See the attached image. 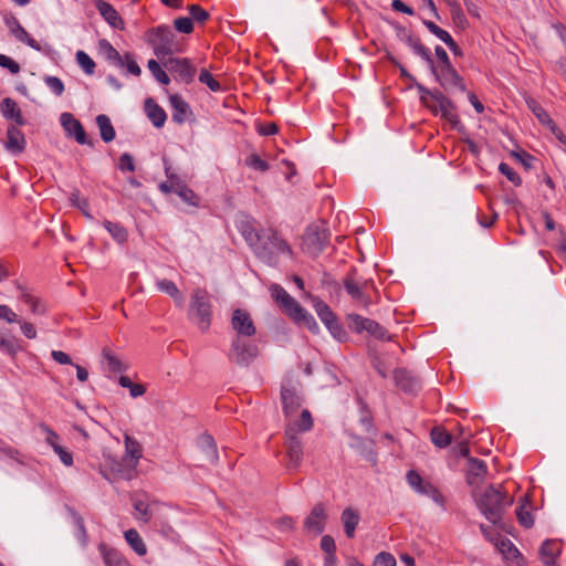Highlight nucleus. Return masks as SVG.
Instances as JSON below:
<instances>
[{"label":"nucleus","mask_w":566,"mask_h":566,"mask_svg":"<svg viewBox=\"0 0 566 566\" xmlns=\"http://www.w3.org/2000/svg\"><path fill=\"white\" fill-rule=\"evenodd\" d=\"M6 23L10 29L11 34L18 41L25 43L35 51H41L40 44L33 38L30 36V34L25 31V29L21 25V23L15 17L11 15L9 18H6Z\"/></svg>","instance_id":"412c9836"},{"label":"nucleus","mask_w":566,"mask_h":566,"mask_svg":"<svg viewBox=\"0 0 566 566\" xmlns=\"http://www.w3.org/2000/svg\"><path fill=\"white\" fill-rule=\"evenodd\" d=\"M0 112L7 119L14 120L20 126L24 125L21 111L12 98L7 97L1 102Z\"/></svg>","instance_id":"7c9ffc66"},{"label":"nucleus","mask_w":566,"mask_h":566,"mask_svg":"<svg viewBox=\"0 0 566 566\" xmlns=\"http://www.w3.org/2000/svg\"><path fill=\"white\" fill-rule=\"evenodd\" d=\"M483 516L497 528L504 530L503 515L513 503L512 497H474Z\"/></svg>","instance_id":"f03ea898"},{"label":"nucleus","mask_w":566,"mask_h":566,"mask_svg":"<svg viewBox=\"0 0 566 566\" xmlns=\"http://www.w3.org/2000/svg\"><path fill=\"white\" fill-rule=\"evenodd\" d=\"M294 321L303 323L311 331H318V325L314 317L303 307L302 314H296L293 317Z\"/></svg>","instance_id":"13d9d810"},{"label":"nucleus","mask_w":566,"mask_h":566,"mask_svg":"<svg viewBox=\"0 0 566 566\" xmlns=\"http://www.w3.org/2000/svg\"><path fill=\"white\" fill-rule=\"evenodd\" d=\"M313 307L323 324L328 323L335 316L331 307L322 300L313 297Z\"/></svg>","instance_id":"a18cd8bd"},{"label":"nucleus","mask_w":566,"mask_h":566,"mask_svg":"<svg viewBox=\"0 0 566 566\" xmlns=\"http://www.w3.org/2000/svg\"><path fill=\"white\" fill-rule=\"evenodd\" d=\"M427 30H429L431 33L441 39L448 46H455V42L451 38V35L446 30L439 28L433 22L427 21Z\"/></svg>","instance_id":"603ef678"},{"label":"nucleus","mask_w":566,"mask_h":566,"mask_svg":"<svg viewBox=\"0 0 566 566\" xmlns=\"http://www.w3.org/2000/svg\"><path fill=\"white\" fill-rule=\"evenodd\" d=\"M343 285L357 306L365 310L369 307L371 304L369 291L374 289L371 280H359L353 275H347L343 281Z\"/></svg>","instance_id":"423d86ee"},{"label":"nucleus","mask_w":566,"mask_h":566,"mask_svg":"<svg viewBox=\"0 0 566 566\" xmlns=\"http://www.w3.org/2000/svg\"><path fill=\"white\" fill-rule=\"evenodd\" d=\"M199 82L207 85L212 92H219L221 90L220 83L213 77V75L206 69H202L199 74Z\"/></svg>","instance_id":"5fc2aeb1"},{"label":"nucleus","mask_w":566,"mask_h":566,"mask_svg":"<svg viewBox=\"0 0 566 566\" xmlns=\"http://www.w3.org/2000/svg\"><path fill=\"white\" fill-rule=\"evenodd\" d=\"M40 428L45 433V442L53 449L54 452H55V448L62 447L59 442L60 437L55 431H53L46 424H41Z\"/></svg>","instance_id":"bf43d9fd"},{"label":"nucleus","mask_w":566,"mask_h":566,"mask_svg":"<svg viewBox=\"0 0 566 566\" xmlns=\"http://www.w3.org/2000/svg\"><path fill=\"white\" fill-rule=\"evenodd\" d=\"M289 467L296 468L301 463L303 449L297 436L294 434L293 428L285 429Z\"/></svg>","instance_id":"aec40b11"},{"label":"nucleus","mask_w":566,"mask_h":566,"mask_svg":"<svg viewBox=\"0 0 566 566\" xmlns=\"http://www.w3.org/2000/svg\"><path fill=\"white\" fill-rule=\"evenodd\" d=\"M535 506L532 504V497H521V502L516 507V516L521 525L531 528L534 525L532 511Z\"/></svg>","instance_id":"a878e982"},{"label":"nucleus","mask_w":566,"mask_h":566,"mask_svg":"<svg viewBox=\"0 0 566 566\" xmlns=\"http://www.w3.org/2000/svg\"><path fill=\"white\" fill-rule=\"evenodd\" d=\"M328 242V235L323 230L321 231L317 227H310L303 238L304 250L315 256L318 255Z\"/></svg>","instance_id":"9d476101"},{"label":"nucleus","mask_w":566,"mask_h":566,"mask_svg":"<svg viewBox=\"0 0 566 566\" xmlns=\"http://www.w3.org/2000/svg\"><path fill=\"white\" fill-rule=\"evenodd\" d=\"M118 168L122 171H134L135 164L132 155L125 153L119 157Z\"/></svg>","instance_id":"774afa93"},{"label":"nucleus","mask_w":566,"mask_h":566,"mask_svg":"<svg viewBox=\"0 0 566 566\" xmlns=\"http://www.w3.org/2000/svg\"><path fill=\"white\" fill-rule=\"evenodd\" d=\"M272 297L280 304L284 312L294 317L296 314L303 313L301 304L293 298L282 286L274 284L270 289Z\"/></svg>","instance_id":"4468645a"},{"label":"nucleus","mask_w":566,"mask_h":566,"mask_svg":"<svg viewBox=\"0 0 566 566\" xmlns=\"http://www.w3.org/2000/svg\"><path fill=\"white\" fill-rule=\"evenodd\" d=\"M44 83L56 96H61L63 94L64 84L57 76L48 75L44 77Z\"/></svg>","instance_id":"4d7b16f0"},{"label":"nucleus","mask_w":566,"mask_h":566,"mask_svg":"<svg viewBox=\"0 0 566 566\" xmlns=\"http://www.w3.org/2000/svg\"><path fill=\"white\" fill-rule=\"evenodd\" d=\"M281 400L286 418L294 417L302 403L301 397L296 392L295 388L287 386H282Z\"/></svg>","instance_id":"6ab92c4d"},{"label":"nucleus","mask_w":566,"mask_h":566,"mask_svg":"<svg viewBox=\"0 0 566 566\" xmlns=\"http://www.w3.org/2000/svg\"><path fill=\"white\" fill-rule=\"evenodd\" d=\"M432 73L436 75L437 80L444 87L457 86L462 92L465 91V86L462 77L458 74V72L452 67V65L441 67L440 72L431 65Z\"/></svg>","instance_id":"a211bd4d"},{"label":"nucleus","mask_w":566,"mask_h":566,"mask_svg":"<svg viewBox=\"0 0 566 566\" xmlns=\"http://www.w3.org/2000/svg\"><path fill=\"white\" fill-rule=\"evenodd\" d=\"M286 429L293 428L295 436L300 432L310 431L313 427L312 415L307 409L302 410L301 416L296 418V415L291 418H286Z\"/></svg>","instance_id":"393cba45"},{"label":"nucleus","mask_w":566,"mask_h":566,"mask_svg":"<svg viewBox=\"0 0 566 566\" xmlns=\"http://www.w3.org/2000/svg\"><path fill=\"white\" fill-rule=\"evenodd\" d=\"M189 13L191 21L205 22L209 18L208 11L198 4H191L189 7Z\"/></svg>","instance_id":"e2e57ef3"},{"label":"nucleus","mask_w":566,"mask_h":566,"mask_svg":"<svg viewBox=\"0 0 566 566\" xmlns=\"http://www.w3.org/2000/svg\"><path fill=\"white\" fill-rule=\"evenodd\" d=\"M174 25H175V29L178 31V32H181V33H186V34H189L192 32L193 30V24H192V21L190 18L188 17H180V18H177L175 21H174Z\"/></svg>","instance_id":"680f3d73"},{"label":"nucleus","mask_w":566,"mask_h":566,"mask_svg":"<svg viewBox=\"0 0 566 566\" xmlns=\"http://www.w3.org/2000/svg\"><path fill=\"white\" fill-rule=\"evenodd\" d=\"M104 228L118 243H125L128 239V231L118 222L105 221Z\"/></svg>","instance_id":"58836bf2"},{"label":"nucleus","mask_w":566,"mask_h":566,"mask_svg":"<svg viewBox=\"0 0 566 566\" xmlns=\"http://www.w3.org/2000/svg\"><path fill=\"white\" fill-rule=\"evenodd\" d=\"M75 57L78 66L83 70L85 74L92 75L94 73L95 62L86 52L80 50L76 52Z\"/></svg>","instance_id":"09e8293b"},{"label":"nucleus","mask_w":566,"mask_h":566,"mask_svg":"<svg viewBox=\"0 0 566 566\" xmlns=\"http://www.w3.org/2000/svg\"><path fill=\"white\" fill-rule=\"evenodd\" d=\"M329 331L331 335L338 342H345L347 339V333L343 325L337 319L336 315L324 324Z\"/></svg>","instance_id":"49530a36"},{"label":"nucleus","mask_w":566,"mask_h":566,"mask_svg":"<svg viewBox=\"0 0 566 566\" xmlns=\"http://www.w3.org/2000/svg\"><path fill=\"white\" fill-rule=\"evenodd\" d=\"M427 108L434 114H440L442 118L447 119L453 128L461 130L463 126L453 113L454 104L447 98L443 94L436 92L431 93L427 90Z\"/></svg>","instance_id":"0eeeda50"},{"label":"nucleus","mask_w":566,"mask_h":566,"mask_svg":"<svg viewBox=\"0 0 566 566\" xmlns=\"http://www.w3.org/2000/svg\"><path fill=\"white\" fill-rule=\"evenodd\" d=\"M103 557L107 566H129L117 551L104 549Z\"/></svg>","instance_id":"3c124183"},{"label":"nucleus","mask_w":566,"mask_h":566,"mask_svg":"<svg viewBox=\"0 0 566 566\" xmlns=\"http://www.w3.org/2000/svg\"><path fill=\"white\" fill-rule=\"evenodd\" d=\"M163 65L177 77L185 82L191 83L196 75V69L191 65L188 59L168 57L161 62Z\"/></svg>","instance_id":"f8f14e48"},{"label":"nucleus","mask_w":566,"mask_h":566,"mask_svg":"<svg viewBox=\"0 0 566 566\" xmlns=\"http://www.w3.org/2000/svg\"><path fill=\"white\" fill-rule=\"evenodd\" d=\"M156 285L158 290L163 293L168 294L174 298L177 305L182 306L185 298L181 292L178 290L176 284L172 281H169L167 279L158 280L156 282Z\"/></svg>","instance_id":"f704fd0d"},{"label":"nucleus","mask_w":566,"mask_h":566,"mask_svg":"<svg viewBox=\"0 0 566 566\" xmlns=\"http://www.w3.org/2000/svg\"><path fill=\"white\" fill-rule=\"evenodd\" d=\"M175 192L187 203L197 207L199 205V199L196 193L188 188L184 182H180L176 186Z\"/></svg>","instance_id":"de8ad7c7"},{"label":"nucleus","mask_w":566,"mask_h":566,"mask_svg":"<svg viewBox=\"0 0 566 566\" xmlns=\"http://www.w3.org/2000/svg\"><path fill=\"white\" fill-rule=\"evenodd\" d=\"M125 538L138 555L144 556L147 553V547L136 530L126 531Z\"/></svg>","instance_id":"ea45409f"},{"label":"nucleus","mask_w":566,"mask_h":566,"mask_svg":"<svg viewBox=\"0 0 566 566\" xmlns=\"http://www.w3.org/2000/svg\"><path fill=\"white\" fill-rule=\"evenodd\" d=\"M198 446L201 451L205 453L206 459L210 463H216L218 461V452L217 446L213 438L209 434H202L198 439Z\"/></svg>","instance_id":"72a5a7b5"},{"label":"nucleus","mask_w":566,"mask_h":566,"mask_svg":"<svg viewBox=\"0 0 566 566\" xmlns=\"http://www.w3.org/2000/svg\"><path fill=\"white\" fill-rule=\"evenodd\" d=\"M95 8L103 17V19L113 28L123 30L125 27L124 20L117 12V10L108 2L104 0H94Z\"/></svg>","instance_id":"f3484780"},{"label":"nucleus","mask_w":566,"mask_h":566,"mask_svg":"<svg viewBox=\"0 0 566 566\" xmlns=\"http://www.w3.org/2000/svg\"><path fill=\"white\" fill-rule=\"evenodd\" d=\"M352 441L349 446L357 450L366 461L376 464V452L374 450L375 441L373 439L365 440L361 437L350 433Z\"/></svg>","instance_id":"4be33fe9"},{"label":"nucleus","mask_w":566,"mask_h":566,"mask_svg":"<svg viewBox=\"0 0 566 566\" xmlns=\"http://www.w3.org/2000/svg\"><path fill=\"white\" fill-rule=\"evenodd\" d=\"M346 322L350 331L363 334L367 333L379 340H390L391 336L388 331L380 326L376 321L364 317L361 315L350 313L346 316Z\"/></svg>","instance_id":"6e6552de"},{"label":"nucleus","mask_w":566,"mask_h":566,"mask_svg":"<svg viewBox=\"0 0 566 566\" xmlns=\"http://www.w3.org/2000/svg\"><path fill=\"white\" fill-rule=\"evenodd\" d=\"M145 111L155 127L160 128L165 125L167 119L166 112L153 98L146 99Z\"/></svg>","instance_id":"cd10ccee"},{"label":"nucleus","mask_w":566,"mask_h":566,"mask_svg":"<svg viewBox=\"0 0 566 566\" xmlns=\"http://www.w3.org/2000/svg\"><path fill=\"white\" fill-rule=\"evenodd\" d=\"M559 553L560 544L555 539H546L539 548L541 558L546 566H557L555 558Z\"/></svg>","instance_id":"bb28decb"},{"label":"nucleus","mask_w":566,"mask_h":566,"mask_svg":"<svg viewBox=\"0 0 566 566\" xmlns=\"http://www.w3.org/2000/svg\"><path fill=\"white\" fill-rule=\"evenodd\" d=\"M517 491L515 483H505V484H490L489 488L483 491L480 495H511Z\"/></svg>","instance_id":"c03bdc74"},{"label":"nucleus","mask_w":566,"mask_h":566,"mask_svg":"<svg viewBox=\"0 0 566 566\" xmlns=\"http://www.w3.org/2000/svg\"><path fill=\"white\" fill-rule=\"evenodd\" d=\"M430 438L432 443L438 448H446L452 441V436L446 431L442 427H433L430 431Z\"/></svg>","instance_id":"79ce46f5"},{"label":"nucleus","mask_w":566,"mask_h":566,"mask_svg":"<svg viewBox=\"0 0 566 566\" xmlns=\"http://www.w3.org/2000/svg\"><path fill=\"white\" fill-rule=\"evenodd\" d=\"M125 454L120 462H117L113 468L123 479L129 480L134 476L143 450L140 443L129 434L124 436Z\"/></svg>","instance_id":"7ed1b4c3"},{"label":"nucleus","mask_w":566,"mask_h":566,"mask_svg":"<svg viewBox=\"0 0 566 566\" xmlns=\"http://www.w3.org/2000/svg\"><path fill=\"white\" fill-rule=\"evenodd\" d=\"M394 379L396 385L406 392H412L417 387L416 380L405 369H396L394 371Z\"/></svg>","instance_id":"c9c22d12"},{"label":"nucleus","mask_w":566,"mask_h":566,"mask_svg":"<svg viewBox=\"0 0 566 566\" xmlns=\"http://www.w3.org/2000/svg\"><path fill=\"white\" fill-rule=\"evenodd\" d=\"M398 36L401 41L406 42L416 54L424 57V49L421 44V40L419 38H415L408 30L400 29L398 31Z\"/></svg>","instance_id":"37998d69"},{"label":"nucleus","mask_w":566,"mask_h":566,"mask_svg":"<svg viewBox=\"0 0 566 566\" xmlns=\"http://www.w3.org/2000/svg\"><path fill=\"white\" fill-rule=\"evenodd\" d=\"M374 566H396V559L390 553H379L375 560Z\"/></svg>","instance_id":"69168bd1"},{"label":"nucleus","mask_w":566,"mask_h":566,"mask_svg":"<svg viewBox=\"0 0 566 566\" xmlns=\"http://www.w3.org/2000/svg\"><path fill=\"white\" fill-rule=\"evenodd\" d=\"M189 315L201 332L209 329L211 323V303L207 291L197 289L192 292Z\"/></svg>","instance_id":"20e7f679"},{"label":"nucleus","mask_w":566,"mask_h":566,"mask_svg":"<svg viewBox=\"0 0 566 566\" xmlns=\"http://www.w3.org/2000/svg\"><path fill=\"white\" fill-rule=\"evenodd\" d=\"M17 289L20 291V298L29 305L31 312L36 315H42L45 313V306L43 302L33 295L25 286L21 285L19 282L15 283Z\"/></svg>","instance_id":"c85d7f7f"},{"label":"nucleus","mask_w":566,"mask_h":566,"mask_svg":"<svg viewBox=\"0 0 566 566\" xmlns=\"http://www.w3.org/2000/svg\"><path fill=\"white\" fill-rule=\"evenodd\" d=\"M158 501H149V499L135 497L133 507L135 510V517L147 523L154 515Z\"/></svg>","instance_id":"b1692460"},{"label":"nucleus","mask_w":566,"mask_h":566,"mask_svg":"<svg viewBox=\"0 0 566 566\" xmlns=\"http://www.w3.org/2000/svg\"><path fill=\"white\" fill-rule=\"evenodd\" d=\"M169 102L172 107V120L178 124L185 123L188 116L189 105L179 95H171Z\"/></svg>","instance_id":"2f4dec72"},{"label":"nucleus","mask_w":566,"mask_h":566,"mask_svg":"<svg viewBox=\"0 0 566 566\" xmlns=\"http://www.w3.org/2000/svg\"><path fill=\"white\" fill-rule=\"evenodd\" d=\"M247 165L260 171H266L269 169V164L255 154L247 159Z\"/></svg>","instance_id":"338daca9"},{"label":"nucleus","mask_w":566,"mask_h":566,"mask_svg":"<svg viewBox=\"0 0 566 566\" xmlns=\"http://www.w3.org/2000/svg\"><path fill=\"white\" fill-rule=\"evenodd\" d=\"M60 122L67 135L74 137L80 145H93L92 142L87 138L81 122L77 120L71 113H62Z\"/></svg>","instance_id":"2eb2a0df"},{"label":"nucleus","mask_w":566,"mask_h":566,"mask_svg":"<svg viewBox=\"0 0 566 566\" xmlns=\"http://www.w3.org/2000/svg\"><path fill=\"white\" fill-rule=\"evenodd\" d=\"M342 521H343L345 533H346L347 537H349V538L354 537L355 528L359 521L358 513L356 511H354L353 509L348 507V509L344 510V512L342 514Z\"/></svg>","instance_id":"4c0bfd02"},{"label":"nucleus","mask_w":566,"mask_h":566,"mask_svg":"<svg viewBox=\"0 0 566 566\" xmlns=\"http://www.w3.org/2000/svg\"><path fill=\"white\" fill-rule=\"evenodd\" d=\"M255 254L264 263L275 265L281 256H291L292 250L276 231L268 229L261 232L260 243L255 245Z\"/></svg>","instance_id":"f257e3e1"},{"label":"nucleus","mask_w":566,"mask_h":566,"mask_svg":"<svg viewBox=\"0 0 566 566\" xmlns=\"http://www.w3.org/2000/svg\"><path fill=\"white\" fill-rule=\"evenodd\" d=\"M0 350L11 357H14L19 350V346L12 338H8L0 334Z\"/></svg>","instance_id":"6e6d98bb"},{"label":"nucleus","mask_w":566,"mask_h":566,"mask_svg":"<svg viewBox=\"0 0 566 566\" xmlns=\"http://www.w3.org/2000/svg\"><path fill=\"white\" fill-rule=\"evenodd\" d=\"M96 124L99 128L101 138L105 143H111L115 138V129L112 125V122L107 115L101 114L96 117Z\"/></svg>","instance_id":"e433bc0d"},{"label":"nucleus","mask_w":566,"mask_h":566,"mask_svg":"<svg viewBox=\"0 0 566 566\" xmlns=\"http://www.w3.org/2000/svg\"><path fill=\"white\" fill-rule=\"evenodd\" d=\"M241 232L247 242L255 250V245L260 243L261 233L256 232L250 226H242Z\"/></svg>","instance_id":"052dcab7"},{"label":"nucleus","mask_w":566,"mask_h":566,"mask_svg":"<svg viewBox=\"0 0 566 566\" xmlns=\"http://www.w3.org/2000/svg\"><path fill=\"white\" fill-rule=\"evenodd\" d=\"M259 355L256 344L245 338L235 337L229 350V360L239 366L248 367Z\"/></svg>","instance_id":"1a4fd4ad"},{"label":"nucleus","mask_w":566,"mask_h":566,"mask_svg":"<svg viewBox=\"0 0 566 566\" xmlns=\"http://www.w3.org/2000/svg\"><path fill=\"white\" fill-rule=\"evenodd\" d=\"M480 528L485 536L486 539L494 543L497 549L507 558L513 559L520 555L517 548L513 545V543L505 537H502L499 533H496L491 526H486L484 524L480 525Z\"/></svg>","instance_id":"9b49d317"},{"label":"nucleus","mask_w":566,"mask_h":566,"mask_svg":"<svg viewBox=\"0 0 566 566\" xmlns=\"http://www.w3.org/2000/svg\"><path fill=\"white\" fill-rule=\"evenodd\" d=\"M327 520L326 509L323 504H316L304 521V528L307 533L322 534Z\"/></svg>","instance_id":"dca6fc26"},{"label":"nucleus","mask_w":566,"mask_h":566,"mask_svg":"<svg viewBox=\"0 0 566 566\" xmlns=\"http://www.w3.org/2000/svg\"><path fill=\"white\" fill-rule=\"evenodd\" d=\"M99 53L113 65L124 67L125 61L119 52L105 39L98 42Z\"/></svg>","instance_id":"c756f323"},{"label":"nucleus","mask_w":566,"mask_h":566,"mask_svg":"<svg viewBox=\"0 0 566 566\" xmlns=\"http://www.w3.org/2000/svg\"><path fill=\"white\" fill-rule=\"evenodd\" d=\"M4 146L8 151L17 155L24 150L25 138L22 132L14 125H10L7 129V139Z\"/></svg>","instance_id":"5701e85b"},{"label":"nucleus","mask_w":566,"mask_h":566,"mask_svg":"<svg viewBox=\"0 0 566 566\" xmlns=\"http://www.w3.org/2000/svg\"><path fill=\"white\" fill-rule=\"evenodd\" d=\"M231 326L237 333L235 337H252L256 333L251 315L244 310L233 311Z\"/></svg>","instance_id":"ddd939ff"},{"label":"nucleus","mask_w":566,"mask_h":566,"mask_svg":"<svg viewBox=\"0 0 566 566\" xmlns=\"http://www.w3.org/2000/svg\"><path fill=\"white\" fill-rule=\"evenodd\" d=\"M148 69L153 76L164 85L169 84L170 78L167 75V73L161 69L160 64L156 60H149L148 61Z\"/></svg>","instance_id":"8fccbe9b"},{"label":"nucleus","mask_w":566,"mask_h":566,"mask_svg":"<svg viewBox=\"0 0 566 566\" xmlns=\"http://www.w3.org/2000/svg\"><path fill=\"white\" fill-rule=\"evenodd\" d=\"M499 170L501 171V174L505 175L506 178L512 181L515 186H520L522 180L520 178V176L512 170V168L507 165V164H504V163H501L500 166H499Z\"/></svg>","instance_id":"0e129e2a"},{"label":"nucleus","mask_w":566,"mask_h":566,"mask_svg":"<svg viewBox=\"0 0 566 566\" xmlns=\"http://www.w3.org/2000/svg\"><path fill=\"white\" fill-rule=\"evenodd\" d=\"M154 53L164 62L168 57H171L172 54L181 52L180 44L176 41V35L170 29V27L166 24L158 25L154 30Z\"/></svg>","instance_id":"39448f33"},{"label":"nucleus","mask_w":566,"mask_h":566,"mask_svg":"<svg viewBox=\"0 0 566 566\" xmlns=\"http://www.w3.org/2000/svg\"><path fill=\"white\" fill-rule=\"evenodd\" d=\"M103 359L106 369L111 373H122L126 370V365L106 348L103 349Z\"/></svg>","instance_id":"a19ab883"},{"label":"nucleus","mask_w":566,"mask_h":566,"mask_svg":"<svg viewBox=\"0 0 566 566\" xmlns=\"http://www.w3.org/2000/svg\"><path fill=\"white\" fill-rule=\"evenodd\" d=\"M486 467L483 461L475 458H469V469L467 474V481L470 485H475L484 476Z\"/></svg>","instance_id":"473e14b6"},{"label":"nucleus","mask_w":566,"mask_h":566,"mask_svg":"<svg viewBox=\"0 0 566 566\" xmlns=\"http://www.w3.org/2000/svg\"><path fill=\"white\" fill-rule=\"evenodd\" d=\"M70 201H71L72 206L77 207L87 219L93 218L88 211L87 200L84 198H81L78 190H74L73 192H71Z\"/></svg>","instance_id":"864d4df0"}]
</instances>
